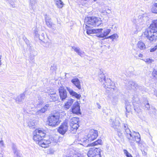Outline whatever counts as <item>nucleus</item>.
I'll list each match as a JSON object with an SVG mask.
<instances>
[{"instance_id":"1","label":"nucleus","mask_w":157,"mask_h":157,"mask_svg":"<svg viewBox=\"0 0 157 157\" xmlns=\"http://www.w3.org/2000/svg\"><path fill=\"white\" fill-rule=\"evenodd\" d=\"M124 134L131 145L133 144L134 140L137 143L140 141V136L139 132H133L132 133L128 128V125L125 124H124Z\"/></svg>"},{"instance_id":"2","label":"nucleus","mask_w":157,"mask_h":157,"mask_svg":"<svg viewBox=\"0 0 157 157\" xmlns=\"http://www.w3.org/2000/svg\"><path fill=\"white\" fill-rule=\"evenodd\" d=\"M98 136V131L96 130L91 129L90 130L87 136L88 139L83 138L81 140L83 143L82 144L84 146L89 143V141H91L96 139Z\"/></svg>"},{"instance_id":"3","label":"nucleus","mask_w":157,"mask_h":157,"mask_svg":"<svg viewBox=\"0 0 157 157\" xmlns=\"http://www.w3.org/2000/svg\"><path fill=\"white\" fill-rule=\"evenodd\" d=\"M85 23L86 26L89 27L91 26L94 27L98 26L100 25L101 22V21L95 17H87L85 19Z\"/></svg>"},{"instance_id":"4","label":"nucleus","mask_w":157,"mask_h":157,"mask_svg":"<svg viewBox=\"0 0 157 157\" xmlns=\"http://www.w3.org/2000/svg\"><path fill=\"white\" fill-rule=\"evenodd\" d=\"M144 36L150 41L155 42L157 40V32L149 29H146L144 33Z\"/></svg>"},{"instance_id":"5","label":"nucleus","mask_w":157,"mask_h":157,"mask_svg":"<svg viewBox=\"0 0 157 157\" xmlns=\"http://www.w3.org/2000/svg\"><path fill=\"white\" fill-rule=\"evenodd\" d=\"M59 114L58 113L49 116L48 118L49 125L52 126H55L58 125L59 123Z\"/></svg>"},{"instance_id":"6","label":"nucleus","mask_w":157,"mask_h":157,"mask_svg":"<svg viewBox=\"0 0 157 157\" xmlns=\"http://www.w3.org/2000/svg\"><path fill=\"white\" fill-rule=\"evenodd\" d=\"M33 140L36 141L42 140L46 135V132L40 129H36L34 132Z\"/></svg>"},{"instance_id":"7","label":"nucleus","mask_w":157,"mask_h":157,"mask_svg":"<svg viewBox=\"0 0 157 157\" xmlns=\"http://www.w3.org/2000/svg\"><path fill=\"white\" fill-rule=\"evenodd\" d=\"M79 118L77 117H72L70 120V124L72 128V130H74L75 132L78 128V124Z\"/></svg>"},{"instance_id":"8","label":"nucleus","mask_w":157,"mask_h":157,"mask_svg":"<svg viewBox=\"0 0 157 157\" xmlns=\"http://www.w3.org/2000/svg\"><path fill=\"white\" fill-rule=\"evenodd\" d=\"M100 150L99 148L94 147L91 148L88 152L87 155L88 157H95L96 155H99L100 157H101Z\"/></svg>"},{"instance_id":"9","label":"nucleus","mask_w":157,"mask_h":157,"mask_svg":"<svg viewBox=\"0 0 157 157\" xmlns=\"http://www.w3.org/2000/svg\"><path fill=\"white\" fill-rule=\"evenodd\" d=\"M59 95L61 99L64 101L67 97V93L63 86H60L59 89Z\"/></svg>"},{"instance_id":"10","label":"nucleus","mask_w":157,"mask_h":157,"mask_svg":"<svg viewBox=\"0 0 157 157\" xmlns=\"http://www.w3.org/2000/svg\"><path fill=\"white\" fill-rule=\"evenodd\" d=\"M110 124L111 126L116 131H118V130L120 129V123L119 121L117 119L114 121L111 119L110 121Z\"/></svg>"},{"instance_id":"11","label":"nucleus","mask_w":157,"mask_h":157,"mask_svg":"<svg viewBox=\"0 0 157 157\" xmlns=\"http://www.w3.org/2000/svg\"><path fill=\"white\" fill-rule=\"evenodd\" d=\"M66 88L67 91L71 95L74 97L78 99H80L81 97V96L80 94H78L76 92L74 91L70 87L66 86Z\"/></svg>"},{"instance_id":"12","label":"nucleus","mask_w":157,"mask_h":157,"mask_svg":"<svg viewBox=\"0 0 157 157\" xmlns=\"http://www.w3.org/2000/svg\"><path fill=\"white\" fill-rule=\"evenodd\" d=\"M38 144L41 147L44 148L47 147L49 146V144H51V141L50 139L48 140H43L37 141Z\"/></svg>"},{"instance_id":"13","label":"nucleus","mask_w":157,"mask_h":157,"mask_svg":"<svg viewBox=\"0 0 157 157\" xmlns=\"http://www.w3.org/2000/svg\"><path fill=\"white\" fill-rule=\"evenodd\" d=\"M68 126L67 123H64L61 124L58 129V132L62 135H64L67 130Z\"/></svg>"},{"instance_id":"14","label":"nucleus","mask_w":157,"mask_h":157,"mask_svg":"<svg viewBox=\"0 0 157 157\" xmlns=\"http://www.w3.org/2000/svg\"><path fill=\"white\" fill-rule=\"evenodd\" d=\"M49 106V104H46L43 107L40 109H39L35 113L36 115L39 116H43L44 113L47 111Z\"/></svg>"},{"instance_id":"15","label":"nucleus","mask_w":157,"mask_h":157,"mask_svg":"<svg viewBox=\"0 0 157 157\" xmlns=\"http://www.w3.org/2000/svg\"><path fill=\"white\" fill-rule=\"evenodd\" d=\"M79 105L78 102H75L73 105L71 109V111L73 113L77 114L80 113Z\"/></svg>"},{"instance_id":"16","label":"nucleus","mask_w":157,"mask_h":157,"mask_svg":"<svg viewBox=\"0 0 157 157\" xmlns=\"http://www.w3.org/2000/svg\"><path fill=\"white\" fill-rule=\"evenodd\" d=\"M46 24L49 28H52L53 25V24L51 21L50 17L46 14L44 15Z\"/></svg>"},{"instance_id":"17","label":"nucleus","mask_w":157,"mask_h":157,"mask_svg":"<svg viewBox=\"0 0 157 157\" xmlns=\"http://www.w3.org/2000/svg\"><path fill=\"white\" fill-rule=\"evenodd\" d=\"M103 30L102 29H92L90 28L86 30V33L88 34H90L93 33H98L101 32Z\"/></svg>"},{"instance_id":"18","label":"nucleus","mask_w":157,"mask_h":157,"mask_svg":"<svg viewBox=\"0 0 157 157\" xmlns=\"http://www.w3.org/2000/svg\"><path fill=\"white\" fill-rule=\"evenodd\" d=\"M74 101V99L71 98L67 99L65 103L64 108L66 110L69 109L73 104Z\"/></svg>"},{"instance_id":"19","label":"nucleus","mask_w":157,"mask_h":157,"mask_svg":"<svg viewBox=\"0 0 157 157\" xmlns=\"http://www.w3.org/2000/svg\"><path fill=\"white\" fill-rule=\"evenodd\" d=\"M71 82L78 89L80 90L81 89L80 82L78 78H74L71 80Z\"/></svg>"},{"instance_id":"20","label":"nucleus","mask_w":157,"mask_h":157,"mask_svg":"<svg viewBox=\"0 0 157 157\" xmlns=\"http://www.w3.org/2000/svg\"><path fill=\"white\" fill-rule=\"evenodd\" d=\"M147 29L155 31V32H157V20H153L150 25L149 28Z\"/></svg>"},{"instance_id":"21","label":"nucleus","mask_w":157,"mask_h":157,"mask_svg":"<svg viewBox=\"0 0 157 157\" xmlns=\"http://www.w3.org/2000/svg\"><path fill=\"white\" fill-rule=\"evenodd\" d=\"M144 17L142 15H140L138 16V19H134L133 21L135 24L136 23L140 25H142L144 22Z\"/></svg>"},{"instance_id":"22","label":"nucleus","mask_w":157,"mask_h":157,"mask_svg":"<svg viewBox=\"0 0 157 157\" xmlns=\"http://www.w3.org/2000/svg\"><path fill=\"white\" fill-rule=\"evenodd\" d=\"M104 82H105L103 83V86L105 88H112L111 87V81L110 79L107 78Z\"/></svg>"},{"instance_id":"23","label":"nucleus","mask_w":157,"mask_h":157,"mask_svg":"<svg viewBox=\"0 0 157 157\" xmlns=\"http://www.w3.org/2000/svg\"><path fill=\"white\" fill-rule=\"evenodd\" d=\"M72 49L76 52L78 54L82 57H83L84 54V52L81 51L79 47H76L74 46L71 47Z\"/></svg>"},{"instance_id":"24","label":"nucleus","mask_w":157,"mask_h":157,"mask_svg":"<svg viewBox=\"0 0 157 157\" xmlns=\"http://www.w3.org/2000/svg\"><path fill=\"white\" fill-rule=\"evenodd\" d=\"M25 96V94L24 93L20 94L15 98L16 102L18 104H20L24 100Z\"/></svg>"},{"instance_id":"25","label":"nucleus","mask_w":157,"mask_h":157,"mask_svg":"<svg viewBox=\"0 0 157 157\" xmlns=\"http://www.w3.org/2000/svg\"><path fill=\"white\" fill-rule=\"evenodd\" d=\"M137 84L135 82L132 81H129L127 84L128 88L129 89H135L137 85Z\"/></svg>"},{"instance_id":"26","label":"nucleus","mask_w":157,"mask_h":157,"mask_svg":"<svg viewBox=\"0 0 157 157\" xmlns=\"http://www.w3.org/2000/svg\"><path fill=\"white\" fill-rule=\"evenodd\" d=\"M137 48L140 50H144L146 48L145 44L141 41H139L137 43Z\"/></svg>"},{"instance_id":"27","label":"nucleus","mask_w":157,"mask_h":157,"mask_svg":"<svg viewBox=\"0 0 157 157\" xmlns=\"http://www.w3.org/2000/svg\"><path fill=\"white\" fill-rule=\"evenodd\" d=\"M111 32V30L109 29H107L103 30L100 33H102L103 35H102L104 37H106Z\"/></svg>"},{"instance_id":"28","label":"nucleus","mask_w":157,"mask_h":157,"mask_svg":"<svg viewBox=\"0 0 157 157\" xmlns=\"http://www.w3.org/2000/svg\"><path fill=\"white\" fill-rule=\"evenodd\" d=\"M57 7L59 8H62L64 4L61 0H54Z\"/></svg>"},{"instance_id":"29","label":"nucleus","mask_w":157,"mask_h":157,"mask_svg":"<svg viewBox=\"0 0 157 157\" xmlns=\"http://www.w3.org/2000/svg\"><path fill=\"white\" fill-rule=\"evenodd\" d=\"M59 137L58 136H55L54 137H52L49 138L50 141H51V144L52 143L53 144H56L59 142Z\"/></svg>"},{"instance_id":"30","label":"nucleus","mask_w":157,"mask_h":157,"mask_svg":"<svg viewBox=\"0 0 157 157\" xmlns=\"http://www.w3.org/2000/svg\"><path fill=\"white\" fill-rule=\"evenodd\" d=\"M12 149L15 155L17 156V157H21V155L19 151L17 150L14 145H13V146Z\"/></svg>"},{"instance_id":"31","label":"nucleus","mask_w":157,"mask_h":157,"mask_svg":"<svg viewBox=\"0 0 157 157\" xmlns=\"http://www.w3.org/2000/svg\"><path fill=\"white\" fill-rule=\"evenodd\" d=\"M101 140L100 139H98L96 141L94 142L91 144H88L87 145H86V147H89L90 146H94L95 145H98V144H100L101 143Z\"/></svg>"},{"instance_id":"32","label":"nucleus","mask_w":157,"mask_h":157,"mask_svg":"<svg viewBox=\"0 0 157 157\" xmlns=\"http://www.w3.org/2000/svg\"><path fill=\"white\" fill-rule=\"evenodd\" d=\"M151 11L153 13L157 14V3H155L152 6Z\"/></svg>"},{"instance_id":"33","label":"nucleus","mask_w":157,"mask_h":157,"mask_svg":"<svg viewBox=\"0 0 157 157\" xmlns=\"http://www.w3.org/2000/svg\"><path fill=\"white\" fill-rule=\"evenodd\" d=\"M118 37V35L117 33H114L113 35L105 37V39H111L112 41H113L114 40H116Z\"/></svg>"},{"instance_id":"34","label":"nucleus","mask_w":157,"mask_h":157,"mask_svg":"<svg viewBox=\"0 0 157 157\" xmlns=\"http://www.w3.org/2000/svg\"><path fill=\"white\" fill-rule=\"evenodd\" d=\"M30 6L31 9L34 10L35 8V5L36 3V0H30Z\"/></svg>"},{"instance_id":"35","label":"nucleus","mask_w":157,"mask_h":157,"mask_svg":"<svg viewBox=\"0 0 157 157\" xmlns=\"http://www.w3.org/2000/svg\"><path fill=\"white\" fill-rule=\"evenodd\" d=\"M50 97L51 98L50 99L51 101H55L58 100L59 98L58 95L56 94L50 96Z\"/></svg>"},{"instance_id":"36","label":"nucleus","mask_w":157,"mask_h":157,"mask_svg":"<svg viewBox=\"0 0 157 157\" xmlns=\"http://www.w3.org/2000/svg\"><path fill=\"white\" fill-rule=\"evenodd\" d=\"M100 77L99 81L101 82H103L106 79L105 77L103 74H101L99 75Z\"/></svg>"},{"instance_id":"37","label":"nucleus","mask_w":157,"mask_h":157,"mask_svg":"<svg viewBox=\"0 0 157 157\" xmlns=\"http://www.w3.org/2000/svg\"><path fill=\"white\" fill-rule=\"evenodd\" d=\"M144 61L146 63L149 64L153 62L154 60L151 59L149 58H147L144 59Z\"/></svg>"},{"instance_id":"38","label":"nucleus","mask_w":157,"mask_h":157,"mask_svg":"<svg viewBox=\"0 0 157 157\" xmlns=\"http://www.w3.org/2000/svg\"><path fill=\"white\" fill-rule=\"evenodd\" d=\"M28 125L30 128H34L35 124L33 121H29L28 123Z\"/></svg>"},{"instance_id":"39","label":"nucleus","mask_w":157,"mask_h":157,"mask_svg":"<svg viewBox=\"0 0 157 157\" xmlns=\"http://www.w3.org/2000/svg\"><path fill=\"white\" fill-rule=\"evenodd\" d=\"M144 109L146 110H149L150 108V105L148 103H146L145 104V103H144Z\"/></svg>"},{"instance_id":"40","label":"nucleus","mask_w":157,"mask_h":157,"mask_svg":"<svg viewBox=\"0 0 157 157\" xmlns=\"http://www.w3.org/2000/svg\"><path fill=\"white\" fill-rule=\"evenodd\" d=\"M124 152L127 157H133L131 154L128 152L127 150H124Z\"/></svg>"},{"instance_id":"41","label":"nucleus","mask_w":157,"mask_h":157,"mask_svg":"<svg viewBox=\"0 0 157 157\" xmlns=\"http://www.w3.org/2000/svg\"><path fill=\"white\" fill-rule=\"evenodd\" d=\"M136 90H139L140 91H142L144 89V87L143 86H138L137 85L136 86V87L135 89Z\"/></svg>"},{"instance_id":"42","label":"nucleus","mask_w":157,"mask_h":157,"mask_svg":"<svg viewBox=\"0 0 157 157\" xmlns=\"http://www.w3.org/2000/svg\"><path fill=\"white\" fill-rule=\"evenodd\" d=\"M57 69V66L56 65L53 64L51 67L50 69L53 72L56 71Z\"/></svg>"},{"instance_id":"43","label":"nucleus","mask_w":157,"mask_h":157,"mask_svg":"<svg viewBox=\"0 0 157 157\" xmlns=\"http://www.w3.org/2000/svg\"><path fill=\"white\" fill-rule=\"evenodd\" d=\"M6 1H8L9 3L11 6V7H15V5L14 4H13L12 3V2H13L14 0H6Z\"/></svg>"},{"instance_id":"44","label":"nucleus","mask_w":157,"mask_h":157,"mask_svg":"<svg viewBox=\"0 0 157 157\" xmlns=\"http://www.w3.org/2000/svg\"><path fill=\"white\" fill-rule=\"evenodd\" d=\"M43 103V102L42 101H38L37 104L36 105V107H40L42 105Z\"/></svg>"},{"instance_id":"45","label":"nucleus","mask_w":157,"mask_h":157,"mask_svg":"<svg viewBox=\"0 0 157 157\" xmlns=\"http://www.w3.org/2000/svg\"><path fill=\"white\" fill-rule=\"evenodd\" d=\"M39 38L40 40H43L45 38L44 34V33H42L40 36H39Z\"/></svg>"},{"instance_id":"46","label":"nucleus","mask_w":157,"mask_h":157,"mask_svg":"<svg viewBox=\"0 0 157 157\" xmlns=\"http://www.w3.org/2000/svg\"><path fill=\"white\" fill-rule=\"evenodd\" d=\"M126 109L127 112H129L131 111V109L130 108L129 106L128 105H126Z\"/></svg>"},{"instance_id":"47","label":"nucleus","mask_w":157,"mask_h":157,"mask_svg":"<svg viewBox=\"0 0 157 157\" xmlns=\"http://www.w3.org/2000/svg\"><path fill=\"white\" fill-rule=\"evenodd\" d=\"M98 3L100 6H102L105 5L104 2H100Z\"/></svg>"},{"instance_id":"48","label":"nucleus","mask_w":157,"mask_h":157,"mask_svg":"<svg viewBox=\"0 0 157 157\" xmlns=\"http://www.w3.org/2000/svg\"><path fill=\"white\" fill-rule=\"evenodd\" d=\"M157 48L155 46L153 48L150 50V52H152L155 51Z\"/></svg>"},{"instance_id":"49","label":"nucleus","mask_w":157,"mask_h":157,"mask_svg":"<svg viewBox=\"0 0 157 157\" xmlns=\"http://www.w3.org/2000/svg\"><path fill=\"white\" fill-rule=\"evenodd\" d=\"M138 144L139 146L140 147L142 148V147L144 146L142 144V143L141 142H139L138 143Z\"/></svg>"},{"instance_id":"50","label":"nucleus","mask_w":157,"mask_h":157,"mask_svg":"<svg viewBox=\"0 0 157 157\" xmlns=\"http://www.w3.org/2000/svg\"><path fill=\"white\" fill-rule=\"evenodd\" d=\"M35 31V32L34 33L35 34V36H36V37L37 38L39 37V35L38 33L36 31Z\"/></svg>"},{"instance_id":"51","label":"nucleus","mask_w":157,"mask_h":157,"mask_svg":"<svg viewBox=\"0 0 157 157\" xmlns=\"http://www.w3.org/2000/svg\"><path fill=\"white\" fill-rule=\"evenodd\" d=\"M117 132L118 135L119 137H120V136H121L122 134L121 132V130L120 129H119V130H118V131H117Z\"/></svg>"},{"instance_id":"52","label":"nucleus","mask_w":157,"mask_h":157,"mask_svg":"<svg viewBox=\"0 0 157 157\" xmlns=\"http://www.w3.org/2000/svg\"><path fill=\"white\" fill-rule=\"evenodd\" d=\"M102 35H103L102 34V33H101L100 34H97L96 35V36L97 37H99L104 38L103 36L102 35Z\"/></svg>"},{"instance_id":"53","label":"nucleus","mask_w":157,"mask_h":157,"mask_svg":"<svg viewBox=\"0 0 157 157\" xmlns=\"http://www.w3.org/2000/svg\"><path fill=\"white\" fill-rule=\"evenodd\" d=\"M4 145L3 141V140H1L0 141V146L2 147Z\"/></svg>"},{"instance_id":"54","label":"nucleus","mask_w":157,"mask_h":157,"mask_svg":"<svg viewBox=\"0 0 157 157\" xmlns=\"http://www.w3.org/2000/svg\"><path fill=\"white\" fill-rule=\"evenodd\" d=\"M49 93L51 95V96L56 94V92L55 91H53L50 92H49Z\"/></svg>"},{"instance_id":"55","label":"nucleus","mask_w":157,"mask_h":157,"mask_svg":"<svg viewBox=\"0 0 157 157\" xmlns=\"http://www.w3.org/2000/svg\"><path fill=\"white\" fill-rule=\"evenodd\" d=\"M111 12V11L109 9H108L106 11V13L109 14Z\"/></svg>"},{"instance_id":"56","label":"nucleus","mask_w":157,"mask_h":157,"mask_svg":"<svg viewBox=\"0 0 157 157\" xmlns=\"http://www.w3.org/2000/svg\"><path fill=\"white\" fill-rule=\"evenodd\" d=\"M153 73H154L155 75H157V71L156 70H154L153 71Z\"/></svg>"},{"instance_id":"57","label":"nucleus","mask_w":157,"mask_h":157,"mask_svg":"<svg viewBox=\"0 0 157 157\" xmlns=\"http://www.w3.org/2000/svg\"><path fill=\"white\" fill-rule=\"evenodd\" d=\"M139 56L140 57H141V58H142L143 56V55L142 54H140L139 55Z\"/></svg>"},{"instance_id":"58","label":"nucleus","mask_w":157,"mask_h":157,"mask_svg":"<svg viewBox=\"0 0 157 157\" xmlns=\"http://www.w3.org/2000/svg\"><path fill=\"white\" fill-rule=\"evenodd\" d=\"M143 154L144 155H147V153L145 152V151H144V152H143Z\"/></svg>"},{"instance_id":"59","label":"nucleus","mask_w":157,"mask_h":157,"mask_svg":"<svg viewBox=\"0 0 157 157\" xmlns=\"http://www.w3.org/2000/svg\"><path fill=\"white\" fill-rule=\"evenodd\" d=\"M2 56H1V55H0V65H1V58H2Z\"/></svg>"},{"instance_id":"60","label":"nucleus","mask_w":157,"mask_h":157,"mask_svg":"<svg viewBox=\"0 0 157 157\" xmlns=\"http://www.w3.org/2000/svg\"><path fill=\"white\" fill-rule=\"evenodd\" d=\"M101 106L100 105H98V108L99 109H100L101 108Z\"/></svg>"},{"instance_id":"61","label":"nucleus","mask_w":157,"mask_h":157,"mask_svg":"<svg viewBox=\"0 0 157 157\" xmlns=\"http://www.w3.org/2000/svg\"><path fill=\"white\" fill-rule=\"evenodd\" d=\"M126 116L127 117V113H126Z\"/></svg>"},{"instance_id":"62","label":"nucleus","mask_w":157,"mask_h":157,"mask_svg":"<svg viewBox=\"0 0 157 157\" xmlns=\"http://www.w3.org/2000/svg\"><path fill=\"white\" fill-rule=\"evenodd\" d=\"M94 2L96 1L97 0H93Z\"/></svg>"},{"instance_id":"63","label":"nucleus","mask_w":157,"mask_h":157,"mask_svg":"<svg viewBox=\"0 0 157 157\" xmlns=\"http://www.w3.org/2000/svg\"><path fill=\"white\" fill-rule=\"evenodd\" d=\"M134 109H135V110H136V109H135V108H134Z\"/></svg>"},{"instance_id":"64","label":"nucleus","mask_w":157,"mask_h":157,"mask_svg":"<svg viewBox=\"0 0 157 157\" xmlns=\"http://www.w3.org/2000/svg\"><path fill=\"white\" fill-rule=\"evenodd\" d=\"M157 96V94H156Z\"/></svg>"}]
</instances>
